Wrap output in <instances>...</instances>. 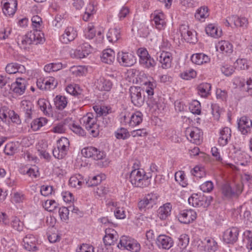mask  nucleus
Segmentation results:
<instances>
[{"mask_svg": "<svg viewBox=\"0 0 252 252\" xmlns=\"http://www.w3.org/2000/svg\"><path fill=\"white\" fill-rule=\"evenodd\" d=\"M152 176L146 174L142 169L133 170L129 175V179L132 185L136 187L144 188L151 183Z\"/></svg>", "mask_w": 252, "mask_h": 252, "instance_id": "nucleus-1", "label": "nucleus"}, {"mask_svg": "<svg viewBox=\"0 0 252 252\" xmlns=\"http://www.w3.org/2000/svg\"><path fill=\"white\" fill-rule=\"evenodd\" d=\"M83 125L93 137H96L99 133L100 125L97 123L98 118L92 113H88L82 119Z\"/></svg>", "mask_w": 252, "mask_h": 252, "instance_id": "nucleus-2", "label": "nucleus"}, {"mask_svg": "<svg viewBox=\"0 0 252 252\" xmlns=\"http://www.w3.org/2000/svg\"><path fill=\"white\" fill-rule=\"evenodd\" d=\"M69 147V141L65 137H62L57 141V147L53 150V155L58 159H63L66 155Z\"/></svg>", "mask_w": 252, "mask_h": 252, "instance_id": "nucleus-3", "label": "nucleus"}, {"mask_svg": "<svg viewBox=\"0 0 252 252\" xmlns=\"http://www.w3.org/2000/svg\"><path fill=\"white\" fill-rule=\"evenodd\" d=\"M213 200L211 196H204L194 193L188 199L189 203L195 207H208Z\"/></svg>", "mask_w": 252, "mask_h": 252, "instance_id": "nucleus-4", "label": "nucleus"}, {"mask_svg": "<svg viewBox=\"0 0 252 252\" xmlns=\"http://www.w3.org/2000/svg\"><path fill=\"white\" fill-rule=\"evenodd\" d=\"M144 90H142L139 87H131L129 89V93L132 103L136 106H142L144 102V95H142L144 93Z\"/></svg>", "mask_w": 252, "mask_h": 252, "instance_id": "nucleus-5", "label": "nucleus"}, {"mask_svg": "<svg viewBox=\"0 0 252 252\" xmlns=\"http://www.w3.org/2000/svg\"><path fill=\"white\" fill-rule=\"evenodd\" d=\"M180 32L182 37L188 42L195 43L197 42L196 32L189 28L188 25H181L180 27Z\"/></svg>", "mask_w": 252, "mask_h": 252, "instance_id": "nucleus-6", "label": "nucleus"}, {"mask_svg": "<svg viewBox=\"0 0 252 252\" xmlns=\"http://www.w3.org/2000/svg\"><path fill=\"white\" fill-rule=\"evenodd\" d=\"M186 135L191 142L196 144H200L202 141V132L196 127L187 128Z\"/></svg>", "mask_w": 252, "mask_h": 252, "instance_id": "nucleus-7", "label": "nucleus"}, {"mask_svg": "<svg viewBox=\"0 0 252 252\" xmlns=\"http://www.w3.org/2000/svg\"><path fill=\"white\" fill-rule=\"evenodd\" d=\"M117 60L120 64L124 66H131L136 63V58L131 53L119 52L117 56Z\"/></svg>", "mask_w": 252, "mask_h": 252, "instance_id": "nucleus-8", "label": "nucleus"}, {"mask_svg": "<svg viewBox=\"0 0 252 252\" xmlns=\"http://www.w3.org/2000/svg\"><path fill=\"white\" fill-rule=\"evenodd\" d=\"M139 63L144 67L154 68L156 65L155 60L149 55L148 51L143 49L139 52Z\"/></svg>", "mask_w": 252, "mask_h": 252, "instance_id": "nucleus-9", "label": "nucleus"}, {"mask_svg": "<svg viewBox=\"0 0 252 252\" xmlns=\"http://www.w3.org/2000/svg\"><path fill=\"white\" fill-rule=\"evenodd\" d=\"M105 235L103 237V241L106 247L114 245L118 240V235L113 229L106 228Z\"/></svg>", "mask_w": 252, "mask_h": 252, "instance_id": "nucleus-10", "label": "nucleus"}, {"mask_svg": "<svg viewBox=\"0 0 252 252\" xmlns=\"http://www.w3.org/2000/svg\"><path fill=\"white\" fill-rule=\"evenodd\" d=\"M93 51L92 46L87 42L80 44L78 49L74 51V57L75 58L82 59L86 57Z\"/></svg>", "mask_w": 252, "mask_h": 252, "instance_id": "nucleus-11", "label": "nucleus"}, {"mask_svg": "<svg viewBox=\"0 0 252 252\" xmlns=\"http://www.w3.org/2000/svg\"><path fill=\"white\" fill-rule=\"evenodd\" d=\"M238 126L242 134L246 135L250 133L252 127V120L246 116L242 117L238 122Z\"/></svg>", "mask_w": 252, "mask_h": 252, "instance_id": "nucleus-12", "label": "nucleus"}, {"mask_svg": "<svg viewBox=\"0 0 252 252\" xmlns=\"http://www.w3.org/2000/svg\"><path fill=\"white\" fill-rule=\"evenodd\" d=\"M239 230L237 227H232L227 229L223 234V239L227 244H233L238 240Z\"/></svg>", "mask_w": 252, "mask_h": 252, "instance_id": "nucleus-13", "label": "nucleus"}, {"mask_svg": "<svg viewBox=\"0 0 252 252\" xmlns=\"http://www.w3.org/2000/svg\"><path fill=\"white\" fill-rule=\"evenodd\" d=\"M196 218V213L192 210L182 211L178 217L179 220L183 223L188 224L192 222Z\"/></svg>", "mask_w": 252, "mask_h": 252, "instance_id": "nucleus-14", "label": "nucleus"}, {"mask_svg": "<svg viewBox=\"0 0 252 252\" xmlns=\"http://www.w3.org/2000/svg\"><path fill=\"white\" fill-rule=\"evenodd\" d=\"M27 81L23 78H18L11 85L10 89L18 95L23 94L26 90Z\"/></svg>", "mask_w": 252, "mask_h": 252, "instance_id": "nucleus-15", "label": "nucleus"}, {"mask_svg": "<svg viewBox=\"0 0 252 252\" xmlns=\"http://www.w3.org/2000/svg\"><path fill=\"white\" fill-rule=\"evenodd\" d=\"M156 244L159 248L169 250L173 245L172 238L166 235H159L156 240Z\"/></svg>", "mask_w": 252, "mask_h": 252, "instance_id": "nucleus-16", "label": "nucleus"}, {"mask_svg": "<svg viewBox=\"0 0 252 252\" xmlns=\"http://www.w3.org/2000/svg\"><path fill=\"white\" fill-rule=\"evenodd\" d=\"M77 36V32L71 27H67L60 38V41L64 44H67L73 41Z\"/></svg>", "mask_w": 252, "mask_h": 252, "instance_id": "nucleus-17", "label": "nucleus"}, {"mask_svg": "<svg viewBox=\"0 0 252 252\" xmlns=\"http://www.w3.org/2000/svg\"><path fill=\"white\" fill-rule=\"evenodd\" d=\"M153 22L158 30L163 29L166 26L165 16L162 12L155 11L153 14Z\"/></svg>", "mask_w": 252, "mask_h": 252, "instance_id": "nucleus-18", "label": "nucleus"}, {"mask_svg": "<svg viewBox=\"0 0 252 252\" xmlns=\"http://www.w3.org/2000/svg\"><path fill=\"white\" fill-rule=\"evenodd\" d=\"M37 239L35 236L32 234L26 235L23 239V246L24 248L29 251H35L37 250Z\"/></svg>", "mask_w": 252, "mask_h": 252, "instance_id": "nucleus-19", "label": "nucleus"}, {"mask_svg": "<svg viewBox=\"0 0 252 252\" xmlns=\"http://www.w3.org/2000/svg\"><path fill=\"white\" fill-rule=\"evenodd\" d=\"M94 85L96 88L100 91H109L112 88V83L109 80L101 77L96 79Z\"/></svg>", "mask_w": 252, "mask_h": 252, "instance_id": "nucleus-20", "label": "nucleus"}, {"mask_svg": "<svg viewBox=\"0 0 252 252\" xmlns=\"http://www.w3.org/2000/svg\"><path fill=\"white\" fill-rule=\"evenodd\" d=\"M231 130L230 128L225 127L220 130L218 142L220 145L224 146L230 140Z\"/></svg>", "mask_w": 252, "mask_h": 252, "instance_id": "nucleus-21", "label": "nucleus"}, {"mask_svg": "<svg viewBox=\"0 0 252 252\" xmlns=\"http://www.w3.org/2000/svg\"><path fill=\"white\" fill-rule=\"evenodd\" d=\"M218 51L220 50L222 54L229 55L233 52V45L228 41L221 40L216 45Z\"/></svg>", "mask_w": 252, "mask_h": 252, "instance_id": "nucleus-22", "label": "nucleus"}, {"mask_svg": "<svg viewBox=\"0 0 252 252\" xmlns=\"http://www.w3.org/2000/svg\"><path fill=\"white\" fill-rule=\"evenodd\" d=\"M28 34L32 44L37 45L43 43L44 41V34L39 30H34L29 32Z\"/></svg>", "mask_w": 252, "mask_h": 252, "instance_id": "nucleus-23", "label": "nucleus"}, {"mask_svg": "<svg viewBox=\"0 0 252 252\" xmlns=\"http://www.w3.org/2000/svg\"><path fill=\"white\" fill-rule=\"evenodd\" d=\"M172 59V56L170 53L163 52L160 54L158 60L161 64L162 68L167 69L171 67Z\"/></svg>", "mask_w": 252, "mask_h": 252, "instance_id": "nucleus-24", "label": "nucleus"}, {"mask_svg": "<svg viewBox=\"0 0 252 252\" xmlns=\"http://www.w3.org/2000/svg\"><path fill=\"white\" fill-rule=\"evenodd\" d=\"M5 71L8 74H15L17 72L23 73L26 69L24 65L17 63H8L5 67Z\"/></svg>", "mask_w": 252, "mask_h": 252, "instance_id": "nucleus-25", "label": "nucleus"}, {"mask_svg": "<svg viewBox=\"0 0 252 252\" xmlns=\"http://www.w3.org/2000/svg\"><path fill=\"white\" fill-rule=\"evenodd\" d=\"M21 108L24 113L25 120H31L32 118V111L33 105L32 103L28 100H23L21 102Z\"/></svg>", "mask_w": 252, "mask_h": 252, "instance_id": "nucleus-26", "label": "nucleus"}, {"mask_svg": "<svg viewBox=\"0 0 252 252\" xmlns=\"http://www.w3.org/2000/svg\"><path fill=\"white\" fill-rule=\"evenodd\" d=\"M191 60L193 63L200 65L208 63L210 61V58L204 54L197 53L192 55Z\"/></svg>", "mask_w": 252, "mask_h": 252, "instance_id": "nucleus-27", "label": "nucleus"}, {"mask_svg": "<svg viewBox=\"0 0 252 252\" xmlns=\"http://www.w3.org/2000/svg\"><path fill=\"white\" fill-rule=\"evenodd\" d=\"M102 62L107 64H111L115 60V52L111 49L104 50L101 56Z\"/></svg>", "mask_w": 252, "mask_h": 252, "instance_id": "nucleus-28", "label": "nucleus"}, {"mask_svg": "<svg viewBox=\"0 0 252 252\" xmlns=\"http://www.w3.org/2000/svg\"><path fill=\"white\" fill-rule=\"evenodd\" d=\"M206 33L215 38H218L221 35L222 32L220 29L213 24H209L205 29Z\"/></svg>", "mask_w": 252, "mask_h": 252, "instance_id": "nucleus-29", "label": "nucleus"}, {"mask_svg": "<svg viewBox=\"0 0 252 252\" xmlns=\"http://www.w3.org/2000/svg\"><path fill=\"white\" fill-rule=\"evenodd\" d=\"M70 185L77 189H80L83 184L84 183V180L83 176L80 174H76L70 178Z\"/></svg>", "mask_w": 252, "mask_h": 252, "instance_id": "nucleus-30", "label": "nucleus"}, {"mask_svg": "<svg viewBox=\"0 0 252 252\" xmlns=\"http://www.w3.org/2000/svg\"><path fill=\"white\" fill-rule=\"evenodd\" d=\"M143 121V114L140 111H136L130 117L129 126L132 127L139 125Z\"/></svg>", "mask_w": 252, "mask_h": 252, "instance_id": "nucleus-31", "label": "nucleus"}, {"mask_svg": "<svg viewBox=\"0 0 252 252\" xmlns=\"http://www.w3.org/2000/svg\"><path fill=\"white\" fill-rule=\"evenodd\" d=\"M106 37L110 42H115L120 37V32L117 29H110L106 34Z\"/></svg>", "mask_w": 252, "mask_h": 252, "instance_id": "nucleus-32", "label": "nucleus"}, {"mask_svg": "<svg viewBox=\"0 0 252 252\" xmlns=\"http://www.w3.org/2000/svg\"><path fill=\"white\" fill-rule=\"evenodd\" d=\"M211 86L209 83H202L200 84L198 87V93L203 97H206L210 94Z\"/></svg>", "mask_w": 252, "mask_h": 252, "instance_id": "nucleus-33", "label": "nucleus"}, {"mask_svg": "<svg viewBox=\"0 0 252 252\" xmlns=\"http://www.w3.org/2000/svg\"><path fill=\"white\" fill-rule=\"evenodd\" d=\"M171 207L170 203H166L160 207L158 210V216L161 220H165L170 215Z\"/></svg>", "mask_w": 252, "mask_h": 252, "instance_id": "nucleus-34", "label": "nucleus"}, {"mask_svg": "<svg viewBox=\"0 0 252 252\" xmlns=\"http://www.w3.org/2000/svg\"><path fill=\"white\" fill-rule=\"evenodd\" d=\"M54 102L57 109L63 110L67 105V98L64 96L57 95L54 98Z\"/></svg>", "mask_w": 252, "mask_h": 252, "instance_id": "nucleus-35", "label": "nucleus"}, {"mask_svg": "<svg viewBox=\"0 0 252 252\" xmlns=\"http://www.w3.org/2000/svg\"><path fill=\"white\" fill-rule=\"evenodd\" d=\"M95 12L96 10L95 9L94 4L90 3L86 7L85 13L83 15V20L88 21Z\"/></svg>", "mask_w": 252, "mask_h": 252, "instance_id": "nucleus-36", "label": "nucleus"}, {"mask_svg": "<svg viewBox=\"0 0 252 252\" xmlns=\"http://www.w3.org/2000/svg\"><path fill=\"white\" fill-rule=\"evenodd\" d=\"M205 241V249L208 252H215L218 248L217 243L212 238H207Z\"/></svg>", "mask_w": 252, "mask_h": 252, "instance_id": "nucleus-37", "label": "nucleus"}, {"mask_svg": "<svg viewBox=\"0 0 252 252\" xmlns=\"http://www.w3.org/2000/svg\"><path fill=\"white\" fill-rule=\"evenodd\" d=\"M17 40L18 44L24 49L29 48V46L32 44L28 33L24 36L18 37Z\"/></svg>", "mask_w": 252, "mask_h": 252, "instance_id": "nucleus-38", "label": "nucleus"}, {"mask_svg": "<svg viewBox=\"0 0 252 252\" xmlns=\"http://www.w3.org/2000/svg\"><path fill=\"white\" fill-rule=\"evenodd\" d=\"M47 123V120L45 118L41 117L34 119L31 123V128L34 131L39 129L40 127L44 126Z\"/></svg>", "mask_w": 252, "mask_h": 252, "instance_id": "nucleus-39", "label": "nucleus"}, {"mask_svg": "<svg viewBox=\"0 0 252 252\" xmlns=\"http://www.w3.org/2000/svg\"><path fill=\"white\" fill-rule=\"evenodd\" d=\"M42 84L44 85V90H48L54 89L57 86L58 83L54 77H50L42 81Z\"/></svg>", "mask_w": 252, "mask_h": 252, "instance_id": "nucleus-40", "label": "nucleus"}, {"mask_svg": "<svg viewBox=\"0 0 252 252\" xmlns=\"http://www.w3.org/2000/svg\"><path fill=\"white\" fill-rule=\"evenodd\" d=\"M189 242V237L188 235L183 234L180 235L178 238L177 246L182 250L181 252H184Z\"/></svg>", "mask_w": 252, "mask_h": 252, "instance_id": "nucleus-41", "label": "nucleus"}, {"mask_svg": "<svg viewBox=\"0 0 252 252\" xmlns=\"http://www.w3.org/2000/svg\"><path fill=\"white\" fill-rule=\"evenodd\" d=\"M221 192L223 196L226 198L235 197L233 189L228 184H225L222 186Z\"/></svg>", "mask_w": 252, "mask_h": 252, "instance_id": "nucleus-42", "label": "nucleus"}, {"mask_svg": "<svg viewBox=\"0 0 252 252\" xmlns=\"http://www.w3.org/2000/svg\"><path fill=\"white\" fill-rule=\"evenodd\" d=\"M229 20L233 21L234 25L237 27H245L248 23L247 19L246 18H240L237 16L230 17Z\"/></svg>", "mask_w": 252, "mask_h": 252, "instance_id": "nucleus-43", "label": "nucleus"}, {"mask_svg": "<svg viewBox=\"0 0 252 252\" xmlns=\"http://www.w3.org/2000/svg\"><path fill=\"white\" fill-rule=\"evenodd\" d=\"M208 16V8L206 6L201 7L195 14V18L199 20H201L202 19H204Z\"/></svg>", "mask_w": 252, "mask_h": 252, "instance_id": "nucleus-44", "label": "nucleus"}, {"mask_svg": "<svg viewBox=\"0 0 252 252\" xmlns=\"http://www.w3.org/2000/svg\"><path fill=\"white\" fill-rule=\"evenodd\" d=\"M131 238L126 236H123L121 237L119 243L118 244L117 247L119 249H126L127 250V247L130 244V242L132 241Z\"/></svg>", "mask_w": 252, "mask_h": 252, "instance_id": "nucleus-45", "label": "nucleus"}, {"mask_svg": "<svg viewBox=\"0 0 252 252\" xmlns=\"http://www.w3.org/2000/svg\"><path fill=\"white\" fill-rule=\"evenodd\" d=\"M144 84L147 86L146 92L148 95L150 96L149 99H151V96L154 94V90L157 86V83L154 81H149L144 83Z\"/></svg>", "mask_w": 252, "mask_h": 252, "instance_id": "nucleus-46", "label": "nucleus"}, {"mask_svg": "<svg viewBox=\"0 0 252 252\" xmlns=\"http://www.w3.org/2000/svg\"><path fill=\"white\" fill-rule=\"evenodd\" d=\"M189 108L190 112L193 114L200 115L201 113V105L200 102L196 100L192 101L190 104Z\"/></svg>", "mask_w": 252, "mask_h": 252, "instance_id": "nucleus-47", "label": "nucleus"}, {"mask_svg": "<svg viewBox=\"0 0 252 252\" xmlns=\"http://www.w3.org/2000/svg\"><path fill=\"white\" fill-rule=\"evenodd\" d=\"M69 71L72 74L76 76H79L84 74L86 69L83 66H73L70 68Z\"/></svg>", "mask_w": 252, "mask_h": 252, "instance_id": "nucleus-48", "label": "nucleus"}, {"mask_svg": "<svg viewBox=\"0 0 252 252\" xmlns=\"http://www.w3.org/2000/svg\"><path fill=\"white\" fill-rule=\"evenodd\" d=\"M180 76L182 79L188 80L195 78L196 76V72L193 69H190L180 73Z\"/></svg>", "mask_w": 252, "mask_h": 252, "instance_id": "nucleus-49", "label": "nucleus"}, {"mask_svg": "<svg viewBox=\"0 0 252 252\" xmlns=\"http://www.w3.org/2000/svg\"><path fill=\"white\" fill-rule=\"evenodd\" d=\"M43 207L49 212L54 211L58 206V203L53 200H47L43 204Z\"/></svg>", "mask_w": 252, "mask_h": 252, "instance_id": "nucleus-50", "label": "nucleus"}, {"mask_svg": "<svg viewBox=\"0 0 252 252\" xmlns=\"http://www.w3.org/2000/svg\"><path fill=\"white\" fill-rule=\"evenodd\" d=\"M62 65L61 63H51L46 65L44 69L47 72L57 71L62 68Z\"/></svg>", "mask_w": 252, "mask_h": 252, "instance_id": "nucleus-51", "label": "nucleus"}, {"mask_svg": "<svg viewBox=\"0 0 252 252\" xmlns=\"http://www.w3.org/2000/svg\"><path fill=\"white\" fill-rule=\"evenodd\" d=\"M17 5L4 4L3 7V12L5 15H13L16 12Z\"/></svg>", "mask_w": 252, "mask_h": 252, "instance_id": "nucleus-52", "label": "nucleus"}, {"mask_svg": "<svg viewBox=\"0 0 252 252\" xmlns=\"http://www.w3.org/2000/svg\"><path fill=\"white\" fill-rule=\"evenodd\" d=\"M234 65L235 68L238 70H245L248 68L247 61L244 59L237 60L234 63Z\"/></svg>", "mask_w": 252, "mask_h": 252, "instance_id": "nucleus-53", "label": "nucleus"}, {"mask_svg": "<svg viewBox=\"0 0 252 252\" xmlns=\"http://www.w3.org/2000/svg\"><path fill=\"white\" fill-rule=\"evenodd\" d=\"M11 225L13 229L18 231H22L24 227V223L17 217H15L13 219Z\"/></svg>", "mask_w": 252, "mask_h": 252, "instance_id": "nucleus-54", "label": "nucleus"}, {"mask_svg": "<svg viewBox=\"0 0 252 252\" xmlns=\"http://www.w3.org/2000/svg\"><path fill=\"white\" fill-rule=\"evenodd\" d=\"M244 241L246 243V247L249 250H252V232L247 231L244 233Z\"/></svg>", "mask_w": 252, "mask_h": 252, "instance_id": "nucleus-55", "label": "nucleus"}, {"mask_svg": "<svg viewBox=\"0 0 252 252\" xmlns=\"http://www.w3.org/2000/svg\"><path fill=\"white\" fill-rule=\"evenodd\" d=\"M191 173L194 176L201 178L205 175V171L204 169L199 166H195L191 170Z\"/></svg>", "mask_w": 252, "mask_h": 252, "instance_id": "nucleus-56", "label": "nucleus"}, {"mask_svg": "<svg viewBox=\"0 0 252 252\" xmlns=\"http://www.w3.org/2000/svg\"><path fill=\"white\" fill-rule=\"evenodd\" d=\"M32 22L33 28L35 30H39L42 23L41 18L38 15H34L32 18Z\"/></svg>", "mask_w": 252, "mask_h": 252, "instance_id": "nucleus-57", "label": "nucleus"}, {"mask_svg": "<svg viewBox=\"0 0 252 252\" xmlns=\"http://www.w3.org/2000/svg\"><path fill=\"white\" fill-rule=\"evenodd\" d=\"M128 132L126 129L121 128L115 132V136L117 139H125L128 137Z\"/></svg>", "mask_w": 252, "mask_h": 252, "instance_id": "nucleus-58", "label": "nucleus"}, {"mask_svg": "<svg viewBox=\"0 0 252 252\" xmlns=\"http://www.w3.org/2000/svg\"><path fill=\"white\" fill-rule=\"evenodd\" d=\"M69 208L63 207L59 208V214L62 220L65 221L68 219Z\"/></svg>", "mask_w": 252, "mask_h": 252, "instance_id": "nucleus-59", "label": "nucleus"}, {"mask_svg": "<svg viewBox=\"0 0 252 252\" xmlns=\"http://www.w3.org/2000/svg\"><path fill=\"white\" fill-rule=\"evenodd\" d=\"M221 71L225 76H229L234 71V67L228 64H224L221 67Z\"/></svg>", "mask_w": 252, "mask_h": 252, "instance_id": "nucleus-60", "label": "nucleus"}, {"mask_svg": "<svg viewBox=\"0 0 252 252\" xmlns=\"http://www.w3.org/2000/svg\"><path fill=\"white\" fill-rule=\"evenodd\" d=\"M108 191V189L102 186H100L99 187H96L94 189V193L96 195H97L99 197H102L104 196L105 194L107 193Z\"/></svg>", "mask_w": 252, "mask_h": 252, "instance_id": "nucleus-61", "label": "nucleus"}, {"mask_svg": "<svg viewBox=\"0 0 252 252\" xmlns=\"http://www.w3.org/2000/svg\"><path fill=\"white\" fill-rule=\"evenodd\" d=\"M140 250V244L134 239H132L130 244L127 248V250L131 252H138Z\"/></svg>", "mask_w": 252, "mask_h": 252, "instance_id": "nucleus-62", "label": "nucleus"}, {"mask_svg": "<svg viewBox=\"0 0 252 252\" xmlns=\"http://www.w3.org/2000/svg\"><path fill=\"white\" fill-rule=\"evenodd\" d=\"M175 178L176 181L179 182L182 186H185L186 183L184 180L185 179V174L184 172L180 171L177 172L175 174Z\"/></svg>", "mask_w": 252, "mask_h": 252, "instance_id": "nucleus-63", "label": "nucleus"}, {"mask_svg": "<svg viewBox=\"0 0 252 252\" xmlns=\"http://www.w3.org/2000/svg\"><path fill=\"white\" fill-rule=\"evenodd\" d=\"M213 188V183L211 181H206L200 186V189L203 192H210Z\"/></svg>", "mask_w": 252, "mask_h": 252, "instance_id": "nucleus-64", "label": "nucleus"}]
</instances>
